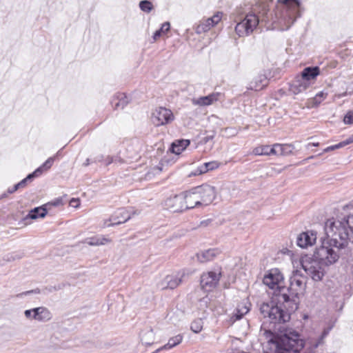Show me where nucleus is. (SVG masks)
I'll return each instance as SVG.
<instances>
[{
  "instance_id": "nucleus-9",
  "label": "nucleus",
  "mask_w": 353,
  "mask_h": 353,
  "mask_svg": "<svg viewBox=\"0 0 353 353\" xmlns=\"http://www.w3.org/2000/svg\"><path fill=\"white\" fill-rule=\"evenodd\" d=\"M220 277V272L210 271L203 273L200 279L201 289L205 292L212 291L218 285Z\"/></svg>"
},
{
  "instance_id": "nucleus-53",
  "label": "nucleus",
  "mask_w": 353,
  "mask_h": 353,
  "mask_svg": "<svg viewBox=\"0 0 353 353\" xmlns=\"http://www.w3.org/2000/svg\"><path fill=\"white\" fill-rule=\"evenodd\" d=\"M335 150V148H334V145H331V146H329L326 148H325L323 151L322 153L319 154V155H321L322 154L325 153V152H329L330 151H332V150Z\"/></svg>"
},
{
  "instance_id": "nucleus-35",
  "label": "nucleus",
  "mask_w": 353,
  "mask_h": 353,
  "mask_svg": "<svg viewBox=\"0 0 353 353\" xmlns=\"http://www.w3.org/2000/svg\"><path fill=\"white\" fill-rule=\"evenodd\" d=\"M63 205V199L61 197H58V198H56L55 199H54L53 201L46 203L45 206L48 210V209H50L51 206L57 207V206H60V205Z\"/></svg>"
},
{
  "instance_id": "nucleus-2",
  "label": "nucleus",
  "mask_w": 353,
  "mask_h": 353,
  "mask_svg": "<svg viewBox=\"0 0 353 353\" xmlns=\"http://www.w3.org/2000/svg\"><path fill=\"white\" fill-rule=\"evenodd\" d=\"M278 2L281 4L280 8L275 12L274 18L268 5H260L255 8L254 11L248 13L236 25V34L239 37L248 36L257 28L260 21L269 22L270 15L272 19V24H276L274 28L283 31L288 30L301 15V2L299 0H278Z\"/></svg>"
},
{
  "instance_id": "nucleus-55",
  "label": "nucleus",
  "mask_w": 353,
  "mask_h": 353,
  "mask_svg": "<svg viewBox=\"0 0 353 353\" xmlns=\"http://www.w3.org/2000/svg\"><path fill=\"white\" fill-rule=\"evenodd\" d=\"M343 147H345V145L343 141L334 145L335 150L340 149Z\"/></svg>"
},
{
  "instance_id": "nucleus-49",
  "label": "nucleus",
  "mask_w": 353,
  "mask_h": 353,
  "mask_svg": "<svg viewBox=\"0 0 353 353\" xmlns=\"http://www.w3.org/2000/svg\"><path fill=\"white\" fill-rule=\"evenodd\" d=\"M104 162L106 165L111 164L113 162V157L110 156L106 157L105 158Z\"/></svg>"
},
{
  "instance_id": "nucleus-50",
  "label": "nucleus",
  "mask_w": 353,
  "mask_h": 353,
  "mask_svg": "<svg viewBox=\"0 0 353 353\" xmlns=\"http://www.w3.org/2000/svg\"><path fill=\"white\" fill-rule=\"evenodd\" d=\"M65 286V283H59L57 285L53 286V289L54 291H58L62 290Z\"/></svg>"
},
{
  "instance_id": "nucleus-3",
  "label": "nucleus",
  "mask_w": 353,
  "mask_h": 353,
  "mask_svg": "<svg viewBox=\"0 0 353 353\" xmlns=\"http://www.w3.org/2000/svg\"><path fill=\"white\" fill-rule=\"evenodd\" d=\"M260 334L275 345L274 353H301L305 345V338L299 332L290 330L279 335L267 328L265 323L261 325Z\"/></svg>"
},
{
  "instance_id": "nucleus-30",
  "label": "nucleus",
  "mask_w": 353,
  "mask_h": 353,
  "mask_svg": "<svg viewBox=\"0 0 353 353\" xmlns=\"http://www.w3.org/2000/svg\"><path fill=\"white\" fill-rule=\"evenodd\" d=\"M40 172L39 169H36L33 172L27 175L26 178L22 179L18 183L20 188H25L28 183H30L34 178L38 176V173Z\"/></svg>"
},
{
  "instance_id": "nucleus-15",
  "label": "nucleus",
  "mask_w": 353,
  "mask_h": 353,
  "mask_svg": "<svg viewBox=\"0 0 353 353\" xmlns=\"http://www.w3.org/2000/svg\"><path fill=\"white\" fill-rule=\"evenodd\" d=\"M190 144L189 139H178L172 143L170 150L175 154H180Z\"/></svg>"
},
{
  "instance_id": "nucleus-41",
  "label": "nucleus",
  "mask_w": 353,
  "mask_h": 353,
  "mask_svg": "<svg viewBox=\"0 0 353 353\" xmlns=\"http://www.w3.org/2000/svg\"><path fill=\"white\" fill-rule=\"evenodd\" d=\"M327 94H325L323 92H319L316 94L314 97V103L317 105L321 103V102L325 98Z\"/></svg>"
},
{
  "instance_id": "nucleus-33",
  "label": "nucleus",
  "mask_w": 353,
  "mask_h": 353,
  "mask_svg": "<svg viewBox=\"0 0 353 353\" xmlns=\"http://www.w3.org/2000/svg\"><path fill=\"white\" fill-rule=\"evenodd\" d=\"M203 321L201 319H197L191 323L190 328L194 333L200 332L203 329Z\"/></svg>"
},
{
  "instance_id": "nucleus-56",
  "label": "nucleus",
  "mask_w": 353,
  "mask_h": 353,
  "mask_svg": "<svg viewBox=\"0 0 353 353\" xmlns=\"http://www.w3.org/2000/svg\"><path fill=\"white\" fill-rule=\"evenodd\" d=\"M91 163H92V160H91L90 159L88 158V159L85 160V161L83 163V165L84 166H88V165H89Z\"/></svg>"
},
{
  "instance_id": "nucleus-5",
  "label": "nucleus",
  "mask_w": 353,
  "mask_h": 353,
  "mask_svg": "<svg viewBox=\"0 0 353 353\" xmlns=\"http://www.w3.org/2000/svg\"><path fill=\"white\" fill-rule=\"evenodd\" d=\"M277 301L274 300L270 303H263L260 305V312L264 318L268 317L270 323H284L290 321V314L292 312L288 305L279 302V297H276Z\"/></svg>"
},
{
  "instance_id": "nucleus-57",
  "label": "nucleus",
  "mask_w": 353,
  "mask_h": 353,
  "mask_svg": "<svg viewBox=\"0 0 353 353\" xmlns=\"http://www.w3.org/2000/svg\"><path fill=\"white\" fill-rule=\"evenodd\" d=\"M319 143H309L308 144V146H310V145H312V146H319Z\"/></svg>"
},
{
  "instance_id": "nucleus-48",
  "label": "nucleus",
  "mask_w": 353,
  "mask_h": 353,
  "mask_svg": "<svg viewBox=\"0 0 353 353\" xmlns=\"http://www.w3.org/2000/svg\"><path fill=\"white\" fill-rule=\"evenodd\" d=\"M40 307L33 308L32 319L37 320L38 318V313L39 312Z\"/></svg>"
},
{
  "instance_id": "nucleus-45",
  "label": "nucleus",
  "mask_w": 353,
  "mask_h": 353,
  "mask_svg": "<svg viewBox=\"0 0 353 353\" xmlns=\"http://www.w3.org/2000/svg\"><path fill=\"white\" fill-rule=\"evenodd\" d=\"M214 137V134H211V135L205 136L201 139V140L200 141V143L201 144H206L208 141L212 140Z\"/></svg>"
},
{
  "instance_id": "nucleus-60",
  "label": "nucleus",
  "mask_w": 353,
  "mask_h": 353,
  "mask_svg": "<svg viewBox=\"0 0 353 353\" xmlns=\"http://www.w3.org/2000/svg\"><path fill=\"white\" fill-rule=\"evenodd\" d=\"M76 201H77V200H75V199H72L70 201V204H72V202H76Z\"/></svg>"
},
{
  "instance_id": "nucleus-10",
  "label": "nucleus",
  "mask_w": 353,
  "mask_h": 353,
  "mask_svg": "<svg viewBox=\"0 0 353 353\" xmlns=\"http://www.w3.org/2000/svg\"><path fill=\"white\" fill-rule=\"evenodd\" d=\"M184 199L181 192L167 198L163 202V206L172 212H183L185 211Z\"/></svg>"
},
{
  "instance_id": "nucleus-58",
  "label": "nucleus",
  "mask_w": 353,
  "mask_h": 353,
  "mask_svg": "<svg viewBox=\"0 0 353 353\" xmlns=\"http://www.w3.org/2000/svg\"><path fill=\"white\" fill-rule=\"evenodd\" d=\"M327 334V331H323L322 335H321V339H323V337H325L326 335Z\"/></svg>"
},
{
  "instance_id": "nucleus-31",
  "label": "nucleus",
  "mask_w": 353,
  "mask_h": 353,
  "mask_svg": "<svg viewBox=\"0 0 353 353\" xmlns=\"http://www.w3.org/2000/svg\"><path fill=\"white\" fill-rule=\"evenodd\" d=\"M271 147L270 145H262L254 149L253 152L255 155H270Z\"/></svg>"
},
{
  "instance_id": "nucleus-20",
  "label": "nucleus",
  "mask_w": 353,
  "mask_h": 353,
  "mask_svg": "<svg viewBox=\"0 0 353 353\" xmlns=\"http://www.w3.org/2000/svg\"><path fill=\"white\" fill-rule=\"evenodd\" d=\"M141 342L145 345H150L154 341V333L152 327H146L140 333Z\"/></svg>"
},
{
  "instance_id": "nucleus-8",
  "label": "nucleus",
  "mask_w": 353,
  "mask_h": 353,
  "mask_svg": "<svg viewBox=\"0 0 353 353\" xmlns=\"http://www.w3.org/2000/svg\"><path fill=\"white\" fill-rule=\"evenodd\" d=\"M174 119L172 112L164 107L157 108L152 113V122L157 126L167 125Z\"/></svg>"
},
{
  "instance_id": "nucleus-51",
  "label": "nucleus",
  "mask_w": 353,
  "mask_h": 353,
  "mask_svg": "<svg viewBox=\"0 0 353 353\" xmlns=\"http://www.w3.org/2000/svg\"><path fill=\"white\" fill-rule=\"evenodd\" d=\"M43 293L46 294V293H51V292H55L53 289V286H48V287H46L44 289H43Z\"/></svg>"
},
{
  "instance_id": "nucleus-21",
  "label": "nucleus",
  "mask_w": 353,
  "mask_h": 353,
  "mask_svg": "<svg viewBox=\"0 0 353 353\" xmlns=\"http://www.w3.org/2000/svg\"><path fill=\"white\" fill-rule=\"evenodd\" d=\"M114 109H123L129 103L127 96L124 93H119L112 101Z\"/></svg>"
},
{
  "instance_id": "nucleus-42",
  "label": "nucleus",
  "mask_w": 353,
  "mask_h": 353,
  "mask_svg": "<svg viewBox=\"0 0 353 353\" xmlns=\"http://www.w3.org/2000/svg\"><path fill=\"white\" fill-rule=\"evenodd\" d=\"M222 17V12H217L216 14H214L212 17L208 18V21H210V23H212L213 26L216 25L219 21L221 20Z\"/></svg>"
},
{
  "instance_id": "nucleus-40",
  "label": "nucleus",
  "mask_w": 353,
  "mask_h": 353,
  "mask_svg": "<svg viewBox=\"0 0 353 353\" xmlns=\"http://www.w3.org/2000/svg\"><path fill=\"white\" fill-rule=\"evenodd\" d=\"M343 122L347 125L353 124V110H350L346 113L343 118Z\"/></svg>"
},
{
  "instance_id": "nucleus-39",
  "label": "nucleus",
  "mask_w": 353,
  "mask_h": 353,
  "mask_svg": "<svg viewBox=\"0 0 353 353\" xmlns=\"http://www.w3.org/2000/svg\"><path fill=\"white\" fill-rule=\"evenodd\" d=\"M272 154L282 155V144L276 143L271 147Z\"/></svg>"
},
{
  "instance_id": "nucleus-27",
  "label": "nucleus",
  "mask_w": 353,
  "mask_h": 353,
  "mask_svg": "<svg viewBox=\"0 0 353 353\" xmlns=\"http://www.w3.org/2000/svg\"><path fill=\"white\" fill-rule=\"evenodd\" d=\"M213 26L212 23L208 21V19L203 20L195 28V32L201 34L210 30Z\"/></svg>"
},
{
  "instance_id": "nucleus-14",
  "label": "nucleus",
  "mask_w": 353,
  "mask_h": 353,
  "mask_svg": "<svg viewBox=\"0 0 353 353\" xmlns=\"http://www.w3.org/2000/svg\"><path fill=\"white\" fill-rule=\"evenodd\" d=\"M268 81L269 80L266 71L263 70L250 83L248 89L255 91L261 90L268 85Z\"/></svg>"
},
{
  "instance_id": "nucleus-7",
  "label": "nucleus",
  "mask_w": 353,
  "mask_h": 353,
  "mask_svg": "<svg viewBox=\"0 0 353 353\" xmlns=\"http://www.w3.org/2000/svg\"><path fill=\"white\" fill-rule=\"evenodd\" d=\"M263 283L272 290H276L275 296L279 297L283 291H285L284 285L283 276L277 268L271 269L264 276L263 279Z\"/></svg>"
},
{
  "instance_id": "nucleus-47",
  "label": "nucleus",
  "mask_w": 353,
  "mask_h": 353,
  "mask_svg": "<svg viewBox=\"0 0 353 353\" xmlns=\"http://www.w3.org/2000/svg\"><path fill=\"white\" fill-rule=\"evenodd\" d=\"M20 189L18 183L15 184L12 188H9L7 190L8 194H12L16 192L17 190Z\"/></svg>"
},
{
  "instance_id": "nucleus-52",
  "label": "nucleus",
  "mask_w": 353,
  "mask_h": 353,
  "mask_svg": "<svg viewBox=\"0 0 353 353\" xmlns=\"http://www.w3.org/2000/svg\"><path fill=\"white\" fill-rule=\"evenodd\" d=\"M32 313H33V309H31V310H25V312H24V314H25V316H26V318H30V317H32Z\"/></svg>"
},
{
  "instance_id": "nucleus-25",
  "label": "nucleus",
  "mask_w": 353,
  "mask_h": 353,
  "mask_svg": "<svg viewBox=\"0 0 353 353\" xmlns=\"http://www.w3.org/2000/svg\"><path fill=\"white\" fill-rule=\"evenodd\" d=\"M216 100V98L214 94H210L208 96L201 97L197 99H193V103L199 105H209Z\"/></svg>"
},
{
  "instance_id": "nucleus-6",
  "label": "nucleus",
  "mask_w": 353,
  "mask_h": 353,
  "mask_svg": "<svg viewBox=\"0 0 353 353\" xmlns=\"http://www.w3.org/2000/svg\"><path fill=\"white\" fill-rule=\"evenodd\" d=\"M192 194L191 199L196 201V205L205 207L213 202L216 197V188L207 183L194 187L189 190Z\"/></svg>"
},
{
  "instance_id": "nucleus-24",
  "label": "nucleus",
  "mask_w": 353,
  "mask_h": 353,
  "mask_svg": "<svg viewBox=\"0 0 353 353\" xmlns=\"http://www.w3.org/2000/svg\"><path fill=\"white\" fill-rule=\"evenodd\" d=\"M182 194L185 197L184 199V205H185V211L187 210H191L195 208H199V205H196V201L191 199L192 194L190 193V190L183 192Z\"/></svg>"
},
{
  "instance_id": "nucleus-44",
  "label": "nucleus",
  "mask_w": 353,
  "mask_h": 353,
  "mask_svg": "<svg viewBox=\"0 0 353 353\" xmlns=\"http://www.w3.org/2000/svg\"><path fill=\"white\" fill-rule=\"evenodd\" d=\"M40 292H41L40 289L36 288L34 290L26 291V292H23L21 293V294H19L17 295V296L18 297H21L23 295H28V294H39Z\"/></svg>"
},
{
  "instance_id": "nucleus-1",
  "label": "nucleus",
  "mask_w": 353,
  "mask_h": 353,
  "mask_svg": "<svg viewBox=\"0 0 353 353\" xmlns=\"http://www.w3.org/2000/svg\"><path fill=\"white\" fill-rule=\"evenodd\" d=\"M325 239L316 248L313 256L302 259L301 266L314 281L325 276V267L335 263L346 252L349 242L353 243V214L341 219H328L324 226Z\"/></svg>"
},
{
  "instance_id": "nucleus-32",
  "label": "nucleus",
  "mask_w": 353,
  "mask_h": 353,
  "mask_svg": "<svg viewBox=\"0 0 353 353\" xmlns=\"http://www.w3.org/2000/svg\"><path fill=\"white\" fill-rule=\"evenodd\" d=\"M139 6L141 11L146 13L150 12L154 9L152 2L148 0L141 1Z\"/></svg>"
},
{
  "instance_id": "nucleus-34",
  "label": "nucleus",
  "mask_w": 353,
  "mask_h": 353,
  "mask_svg": "<svg viewBox=\"0 0 353 353\" xmlns=\"http://www.w3.org/2000/svg\"><path fill=\"white\" fill-rule=\"evenodd\" d=\"M54 157L48 158L40 167L37 169L40 170V172L38 173V176L41 175L44 170H48L50 168L54 163Z\"/></svg>"
},
{
  "instance_id": "nucleus-19",
  "label": "nucleus",
  "mask_w": 353,
  "mask_h": 353,
  "mask_svg": "<svg viewBox=\"0 0 353 353\" xmlns=\"http://www.w3.org/2000/svg\"><path fill=\"white\" fill-rule=\"evenodd\" d=\"M219 251L216 249H208L201 251L196 254V258L201 263H205L212 260L217 254Z\"/></svg>"
},
{
  "instance_id": "nucleus-28",
  "label": "nucleus",
  "mask_w": 353,
  "mask_h": 353,
  "mask_svg": "<svg viewBox=\"0 0 353 353\" xmlns=\"http://www.w3.org/2000/svg\"><path fill=\"white\" fill-rule=\"evenodd\" d=\"M170 29V22L168 21H166V22H164L162 25H161V27L155 31V32L154 33L153 36H152V38H153V40L155 41H157L158 39H159L163 34H165L167 33Z\"/></svg>"
},
{
  "instance_id": "nucleus-43",
  "label": "nucleus",
  "mask_w": 353,
  "mask_h": 353,
  "mask_svg": "<svg viewBox=\"0 0 353 353\" xmlns=\"http://www.w3.org/2000/svg\"><path fill=\"white\" fill-rule=\"evenodd\" d=\"M243 316L240 312H238V309L236 308L232 316L230 317V321L231 324L234 323L237 320H240Z\"/></svg>"
},
{
  "instance_id": "nucleus-29",
  "label": "nucleus",
  "mask_w": 353,
  "mask_h": 353,
  "mask_svg": "<svg viewBox=\"0 0 353 353\" xmlns=\"http://www.w3.org/2000/svg\"><path fill=\"white\" fill-rule=\"evenodd\" d=\"M37 321L46 322L51 319L52 314L48 309L44 307H40Z\"/></svg>"
},
{
  "instance_id": "nucleus-61",
  "label": "nucleus",
  "mask_w": 353,
  "mask_h": 353,
  "mask_svg": "<svg viewBox=\"0 0 353 353\" xmlns=\"http://www.w3.org/2000/svg\"><path fill=\"white\" fill-rule=\"evenodd\" d=\"M319 344V343H317L315 345V347H318Z\"/></svg>"
},
{
  "instance_id": "nucleus-17",
  "label": "nucleus",
  "mask_w": 353,
  "mask_h": 353,
  "mask_svg": "<svg viewBox=\"0 0 353 353\" xmlns=\"http://www.w3.org/2000/svg\"><path fill=\"white\" fill-rule=\"evenodd\" d=\"M48 213V208H46L45 205L39 207H36L29 211L28 214L24 218L26 219H37L38 218H44Z\"/></svg>"
},
{
  "instance_id": "nucleus-46",
  "label": "nucleus",
  "mask_w": 353,
  "mask_h": 353,
  "mask_svg": "<svg viewBox=\"0 0 353 353\" xmlns=\"http://www.w3.org/2000/svg\"><path fill=\"white\" fill-rule=\"evenodd\" d=\"M105 160V157L103 154H99L95 157L93 159H92V162L97 163V162H103Z\"/></svg>"
},
{
  "instance_id": "nucleus-13",
  "label": "nucleus",
  "mask_w": 353,
  "mask_h": 353,
  "mask_svg": "<svg viewBox=\"0 0 353 353\" xmlns=\"http://www.w3.org/2000/svg\"><path fill=\"white\" fill-rule=\"evenodd\" d=\"M185 276L184 272H178L176 274L167 275L161 281V286L163 289L176 288L183 280Z\"/></svg>"
},
{
  "instance_id": "nucleus-16",
  "label": "nucleus",
  "mask_w": 353,
  "mask_h": 353,
  "mask_svg": "<svg viewBox=\"0 0 353 353\" xmlns=\"http://www.w3.org/2000/svg\"><path fill=\"white\" fill-rule=\"evenodd\" d=\"M320 74V68L319 66H309L303 69L301 72V77L309 81L315 79Z\"/></svg>"
},
{
  "instance_id": "nucleus-4",
  "label": "nucleus",
  "mask_w": 353,
  "mask_h": 353,
  "mask_svg": "<svg viewBox=\"0 0 353 353\" xmlns=\"http://www.w3.org/2000/svg\"><path fill=\"white\" fill-rule=\"evenodd\" d=\"M289 282L290 285L285 287V291L279 296V302L285 305L287 304L292 311H295L298 309L299 295L305 292L306 280L296 270L290 276Z\"/></svg>"
},
{
  "instance_id": "nucleus-22",
  "label": "nucleus",
  "mask_w": 353,
  "mask_h": 353,
  "mask_svg": "<svg viewBox=\"0 0 353 353\" xmlns=\"http://www.w3.org/2000/svg\"><path fill=\"white\" fill-rule=\"evenodd\" d=\"M219 165V163L217 161H210L204 163L203 165L199 166L195 172L193 173L194 175L201 174L206 173L208 171L213 170L217 168Z\"/></svg>"
},
{
  "instance_id": "nucleus-26",
  "label": "nucleus",
  "mask_w": 353,
  "mask_h": 353,
  "mask_svg": "<svg viewBox=\"0 0 353 353\" xmlns=\"http://www.w3.org/2000/svg\"><path fill=\"white\" fill-rule=\"evenodd\" d=\"M110 240L105 237L101 236H96L90 238H88L85 240V243L90 245H105V243L110 242Z\"/></svg>"
},
{
  "instance_id": "nucleus-37",
  "label": "nucleus",
  "mask_w": 353,
  "mask_h": 353,
  "mask_svg": "<svg viewBox=\"0 0 353 353\" xmlns=\"http://www.w3.org/2000/svg\"><path fill=\"white\" fill-rule=\"evenodd\" d=\"M248 305L250 304L248 302L239 304L236 307L238 309V312H240L243 316L246 314L250 310Z\"/></svg>"
},
{
  "instance_id": "nucleus-54",
  "label": "nucleus",
  "mask_w": 353,
  "mask_h": 353,
  "mask_svg": "<svg viewBox=\"0 0 353 353\" xmlns=\"http://www.w3.org/2000/svg\"><path fill=\"white\" fill-rule=\"evenodd\" d=\"M345 146L353 143V139H352V136H350V137H348L347 139L343 141Z\"/></svg>"
},
{
  "instance_id": "nucleus-36",
  "label": "nucleus",
  "mask_w": 353,
  "mask_h": 353,
  "mask_svg": "<svg viewBox=\"0 0 353 353\" xmlns=\"http://www.w3.org/2000/svg\"><path fill=\"white\" fill-rule=\"evenodd\" d=\"M22 254H19L16 252L9 253L4 256V260L6 261H13L17 259H20L22 258Z\"/></svg>"
},
{
  "instance_id": "nucleus-12",
  "label": "nucleus",
  "mask_w": 353,
  "mask_h": 353,
  "mask_svg": "<svg viewBox=\"0 0 353 353\" xmlns=\"http://www.w3.org/2000/svg\"><path fill=\"white\" fill-rule=\"evenodd\" d=\"M316 241V232L314 230H307L301 232L296 238V244L301 248H306L312 246Z\"/></svg>"
},
{
  "instance_id": "nucleus-11",
  "label": "nucleus",
  "mask_w": 353,
  "mask_h": 353,
  "mask_svg": "<svg viewBox=\"0 0 353 353\" xmlns=\"http://www.w3.org/2000/svg\"><path fill=\"white\" fill-rule=\"evenodd\" d=\"M134 214H138L137 210L119 208L111 216L109 220L111 223L108 224L107 226H114L125 223Z\"/></svg>"
},
{
  "instance_id": "nucleus-18",
  "label": "nucleus",
  "mask_w": 353,
  "mask_h": 353,
  "mask_svg": "<svg viewBox=\"0 0 353 353\" xmlns=\"http://www.w3.org/2000/svg\"><path fill=\"white\" fill-rule=\"evenodd\" d=\"M308 85L307 81L301 77L292 82L290 90L294 94H297L305 91Z\"/></svg>"
},
{
  "instance_id": "nucleus-23",
  "label": "nucleus",
  "mask_w": 353,
  "mask_h": 353,
  "mask_svg": "<svg viewBox=\"0 0 353 353\" xmlns=\"http://www.w3.org/2000/svg\"><path fill=\"white\" fill-rule=\"evenodd\" d=\"M182 339L183 336L181 334H178L174 337H172L168 340V342L165 345L160 348H158L152 353H157L161 350H170L179 344L182 341Z\"/></svg>"
},
{
  "instance_id": "nucleus-59",
  "label": "nucleus",
  "mask_w": 353,
  "mask_h": 353,
  "mask_svg": "<svg viewBox=\"0 0 353 353\" xmlns=\"http://www.w3.org/2000/svg\"><path fill=\"white\" fill-rule=\"evenodd\" d=\"M7 194H8V193H7V192H6V193L5 192V193L2 194L1 195V196H0V199H3V198L6 197V196H7Z\"/></svg>"
},
{
  "instance_id": "nucleus-38",
  "label": "nucleus",
  "mask_w": 353,
  "mask_h": 353,
  "mask_svg": "<svg viewBox=\"0 0 353 353\" xmlns=\"http://www.w3.org/2000/svg\"><path fill=\"white\" fill-rule=\"evenodd\" d=\"M294 147L291 144H282V155H288L292 152Z\"/></svg>"
}]
</instances>
